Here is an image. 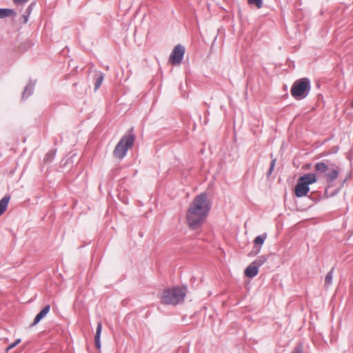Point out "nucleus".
<instances>
[{"label":"nucleus","mask_w":353,"mask_h":353,"mask_svg":"<svg viewBox=\"0 0 353 353\" xmlns=\"http://www.w3.org/2000/svg\"><path fill=\"white\" fill-rule=\"evenodd\" d=\"M211 202L206 192L196 196L186 212L188 226L192 230H196L204 223L211 210Z\"/></svg>","instance_id":"obj_1"},{"label":"nucleus","mask_w":353,"mask_h":353,"mask_svg":"<svg viewBox=\"0 0 353 353\" xmlns=\"http://www.w3.org/2000/svg\"><path fill=\"white\" fill-rule=\"evenodd\" d=\"M315 171L319 174H324L326 177L327 186L325 189L324 196L327 198L336 195L340 190L337 188L334 192L329 193V188L333 185V182L339 176L340 167L330 161L325 159L316 163Z\"/></svg>","instance_id":"obj_2"},{"label":"nucleus","mask_w":353,"mask_h":353,"mask_svg":"<svg viewBox=\"0 0 353 353\" xmlns=\"http://www.w3.org/2000/svg\"><path fill=\"white\" fill-rule=\"evenodd\" d=\"M135 139L134 128L132 127L128 134L123 135L116 145L113 151L114 157L120 160L123 159L125 157L127 151L133 146Z\"/></svg>","instance_id":"obj_3"},{"label":"nucleus","mask_w":353,"mask_h":353,"mask_svg":"<svg viewBox=\"0 0 353 353\" xmlns=\"http://www.w3.org/2000/svg\"><path fill=\"white\" fill-rule=\"evenodd\" d=\"M185 292L180 287L167 288L163 290L161 301L165 305H176L184 300Z\"/></svg>","instance_id":"obj_4"},{"label":"nucleus","mask_w":353,"mask_h":353,"mask_svg":"<svg viewBox=\"0 0 353 353\" xmlns=\"http://www.w3.org/2000/svg\"><path fill=\"white\" fill-rule=\"evenodd\" d=\"M316 181V176L314 173H308L300 176L294 188L295 195L299 198L306 196L310 191L309 185Z\"/></svg>","instance_id":"obj_5"},{"label":"nucleus","mask_w":353,"mask_h":353,"mask_svg":"<svg viewBox=\"0 0 353 353\" xmlns=\"http://www.w3.org/2000/svg\"><path fill=\"white\" fill-rule=\"evenodd\" d=\"M311 89L310 81L308 78H302L294 82L291 88L292 96L297 99L305 98Z\"/></svg>","instance_id":"obj_6"},{"label":"nucleus","mask_w":353,"mask_h":353,"mask_svg":"<svg viewBox=\"0 0 353 353\" xmlns=\"http://www.w3.org/2000/svg\"><path fill=\"white\" fill-rule=\"evenodd\" d=\"M185 47L181 44L176 45L169 57V62L174 65H179L183 58L185 54Z\"/></svg>","instance_id":"obj_7"},{"label":"nucleus","mask_w":353,"mask_h":353,"mask_svg":"<svg viewBox=\"0 0 353 353\" xmlns=\"http://www.w3.org/2000/svg\"><path fill=\"white\" fill-rule=\"evenodd\" d=\"M266 237H267L266 234H263L257 236L254 239V248L256 250H255L254 253L253 254L254 255H256V254H258L259 253V252L261 250V246L264 243V241L266 239Z\"/></svg>","instance_id":"obj_8"},{"label":"nucleus","mask_w":353,"mask_h":353,"mask_svg":"<svg viewBox=\"0 0 353 353\" xmlns=\"http://www.w3.org/2000/svg\"><path fill=\"white\" fill-rule=\"evenodd\" d=\"M50 305H46L35 316L32 325L39 323L50 312Z\"/></svg>","instance_id":"obj_9"},{"label":"nucleus","mask_w":353,"mask_h":353,"mask_svg":"<svg viewBox=\"0 0 353 353\" xmlns=\"http://www.w3.org/2000/svg\"><path fill=\"white\" fill-rule=\"evenodd\" d=\"M259 267L252 262L245 270V275L249 278H254L258 274Z\"/></svg>","instance_id":"obj_10"},{"label":"nucleus","mask_w":353,"mask_h":353,"mask_svg":"<svg viewBox=\"0 0 353 353\" xmlns=\"http://www.w3.org/2000/svg\"><path fill=\"white\" fill-rule=\"evenodd\" d=\"M36 81H30L28 84L26 86L23 93L22 99L28 98L31 96L34 92Z\"/></svg>","instance_id":"obj_11"},{"label":"nucleus","mask_w":353,"mask_h":353,"mask_svg":"<svg viewBox=\"0 0 353 353\" xmlns=\"http://www.w3.org/2000/svg\"><path fill=\"white\" fill-rule=\"evenodd\" d=\"M102 330V323L101 322H99L97 323V327L96 329V334L94 336V343L96 348L100 350L101 348V334Z\"/></svg>","instance_id":"obj_12"},{"label":"nucleus","mask_w":353,"mask_h":353,"mask_svg":"<svg viewBox=\"0 0 353 353\" xmlns=\"http://www.w3.org/2000/svg\"><path fill=\"white\" fill-rule=\"evenodd\" d=\"M10 200V196L9 194H6L0 200V216L2 215L6 211Z\"/></svg>","instance_id":"obj_13"},{"label":"nucleus","mask_w":353,"mask_h":353,"mask_svg":"<svg viewBox=\"0 0 353 353\" xmlns=\"http://www.w3.org/2000/svg\"><path fill=\"white\" fill-rule=\"evenodd\" d=\"M16 12L13 9L0 8V19H4L10 17H14Z\"/></svg>","instance_id":"obj_14"},{"label":"nucleus","mask_w":353,"mask_h":353,"mask_svg":"<svg viewBox=\"0 0 353 353\" xmlns=\"http://www.w3.org/2000/svg\"><path fill=\"white\" fill-rule=\"evenodd\" d=\"M94 90H97L99 88L104 79V74L101 72H97L94 76Z\"/></svg>","instance_id":"obj_15"},{"label":"nucleus","mask_w":353,"mask_h":353,"mask_svg":"<svg viewBox=\"0 0 353 353\" xmlns=\"http://www.w3.org/2000/svg\"><path fill=\"white\" fill-rule=\"evenodd\" d=\"M268 260V258L265 255H262L259 256L256 259H255L253 263L256 265H257L259 268H260L263 264H264L266 261Z\"/></svg>","instance_id":"obj_16"},{"label":"nucleus","mask_w":353,"mask_h":353,"mask_svg":"<svg viewBox=\"0 0 353 353\" xmlns=\"http://www.w3.org/2000/svg\"><path fill=\"white\" fill-rule=\"evenodd\" d=\"M55 156V152L53 150L49 151L44 157L43 161L45 163H50Z\"/></svg>","instance_id":"obj_17"},{"label":"nucleus","mask_w":353,"mask_h":353,"mask_svg":"<svg viewBox=\"0 0 353 353\" xmlns=\"http://www.w3.org/2000/svg\"><path fill=\"white\" fill-rule=\"evenodd\" d=\"M333 272H334V268H332L326 274L325 278V285H330L332 281V277H333Z\"/></svg>","instance_id":"obj_18"},{"label":"nucleus","mask_w":353,"mask_h":353,"mask_svg":"<svg viewBox=\"0 0 353 353\" xmlns=\"http://www.w3.org/2000/svg\"><path fill=\"white\" fill-rule=\"evenodd\" d=\"M271 158H272V161H271V163H270V168L268 171V176H270L272 171L274 170V166H275V163H276V159L275 158H273V155L272 154H271Z\"/></svg>","instance_id":"obj_19"},{"label":"nucleus","mask_w":353,"mask_h":353,"mask_svg":"<svg viewBox=\"0 0 353 353\" xmlns=\"http://www.w3.org/2000/svg\"><path fill=\"white\" fill-rule=\"evenodd\" d=\"M21 339H17V340H15V341L14 343H11L10 345H8L7 347L6 352H8L10 350L13 349L18 344H19L21 343Z\"/></svg>","instance_id":"obj_20"},{"label":"nucleus","mask_w":353,"mask_h":353,"mask_svg":"<svg viewBox=\"0 0 353 353\" xmlns=\"http://www.w3.org/2000/svg\"><path fill=\"white\" fill-rule=\"evenodd\" d=\"M250 4H254L257 8H261L263 6V0H248Z\"/></svg>","instance_id":"obj_21"},{"label":"nucleus","mask_w":353,"mask_h":353,"mask_svg":"<svg viewBox=\"0 0 353 353\" xmlns=\"http://www.w3.org/2000/svg\"><path fill=\"white\" fill-rule=\"evenodd\" d=\"M291 353H303L302 347H296Z\"/></svg>","instance_id":"obj_22"},{"label":"nucleus","mask_w":353,"mask_h":353,"mask_svg":"<svg viewBox=\"0 0 353 353\" xmlns=\"http://www.w3.org/2000/svg\"><path fill=\"white\" fill-rule=\"evenodd\" d=\"M29 0H13V2L15 3V4H23V3H25L26 2H28Z\"/></svg>","instance_id":"obj_23"},{"label":"nucleus","mask_w":353,"mask_h":353,"mask_svg":"<svg viewBox=\"0 0 353 353\" xmlns=\"http://www.w3.org/2000/svg\"><path fill=\"white\" fill-rule=\"evenodd\" d=\"M34 4H35L34 3H30V5L27 8V9H26V12H27V14H29L31 12L32 10V8H33V6H34Z\"/></svg>","instance_id":"obj_24"},{"label":"nucleus","mask_w":353,"mask_h":353,"mask_svg":"<svg viewBox=\"0 0 353 353\" xmlns=\"http://www.w3.org/2000/svg\"><path fill=\"white\" fill-rule=\"evenodd\" d=\"M28 17H29V14H23L22 16V18H23V23H26L28 21Z\"/></svg>","instance_id":"obj_25"},{"label":"nucleus","mask_w":353,"mask_h":353,"mask_svg":"<svg viewBox=\"0 0 353 353\" xmlns=\"http://www.w3.org/2000/svg\"><path fill=\"white\" fill-rule=\"evenodd\" d=\"M327 154H328V153H327V152H322V153L320 154V157H325V156H326Z\"/></svg>","instance_id":"obj_26"},{"label":"nucleus","mask_w":353,"mask_h":353,"mask_svg":"<svg viewBox=\"0 0 353 353\" xmlns=\"http://www.w3.org/2000/svg\"><path fill=\"white\" fill-rule=\"evenodd\" d=\"M345 182V180H343V183H342V184H341V186H343V183H344Z\"/></svg>","instance_id":"obj_27"},{"label":"nucleus","mask_w":353,"mask_h":353,"mask_svg":"<svg viewBox=\"0 0 353 353\" xmlns=\"http://www.w3.org/2000/svg\"><path fill=\"white\" fill-rule=\"evenodd\" d=\"M5 341L8 342V338L5 339Z\"/></svg>","instance_id":"obj_28"},{"label":"nucleus","mask_w":353,"mask_h":353,"mask_svg":"<svg viewBox=\"0 0 353 353\" xmlns=\"http://www.w3.org/2000/svg\"><path fill=\"white\" fill-rule=\"evenodd\" d=\"M352 107L353 108V102L352 103Z\"/></svg>","instance_id":"obj_29"}]
</instances>
